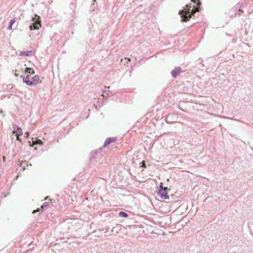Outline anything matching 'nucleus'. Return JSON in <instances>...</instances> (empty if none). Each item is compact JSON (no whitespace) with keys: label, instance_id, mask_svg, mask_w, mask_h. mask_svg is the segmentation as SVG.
Instances as JSON below:
<instances>
[{"label":"nucleus","instance_id":"cd10ccee","mask_svg":"<svg viewBox=\"0 0 253 253\" xmlns=\"http://www.w3.org/2000/svg\"><path fill=\"white\" fill-rule=\"evenodd\" d=\"M15 76H18V74H17L16 73L15 74Z\"/></svg>","mask_w":253,"mask_h":253},{"label":"nucleus","instance_id":"c85d7f7f","mask_svg":"<svg viewBox=\"0 0 253 253\" xmlns=\"http://www.w3.org/2000/svg\"><path fill=\"white\" fill-rule=\"evenodd\" d=\"M47 198H48V197H46V198L45 199L46 200Z\"/></svg>","mask_w":253,"mask_h":253},{"label":"nucleus","instance_id":"4be33fe9","mask_svg":"<svg viewBox=\"0 0 253 253\" xmlns=\"http://www.w3.org/2000/svg\"><path fill=\"white\" fill-rule=\"evenodd\" d=\"M25 135H26L25 137L27 138V137H28L29 136L30 134H29V133L28 132H26L25 133Z\"/></svg>","mask_w":253,"mask_h":253},{"label":"nucleus","instance_id":"a878e982","mask_svg":"<svg viewBox=\"0 0 253 253\" xmlns=\"http://www.w3.org/2000/svg\"><path fill=\"white\" fill-rule=\"evenodd\" d=\"M19 166L20 167H22V163H20V164H19Z\"/></svg>","mask_w":253,"mask_h":253},{"label":"nucleus","instance_id":"f3484780","mask_svg":"<svg viewBox=\"0 0 253 253\" xmlns=\"http://www.w3.org/2000/svg\"><path fill=\"white\" fill-rule=\"evenodd\" d=\"M203 61L202 59L199 58V59L197 61V65L198 64H200L201 65H200V67H204V64L203 63Z\"/></svg>","mask_w":253,"mask_h":253},{"label":"nucleus","instance_id":"aec40b11","mask_svg":"<svg viewBox=\"0 0 253 253\" xmlns=\"http://www.w3.org/2000/svg\"><path fill=\"white\" fill-rule=\"evenodd\" d=\"M171 116L170 115H169L167 116L166 119V121L167 123H169V119L170 118V117Z\"/></svg>","mask_w":253,"mask_h":253},{"label":"nucleus","instance_id":"6e6552de","mask_svg":"<svg viewBox=\"0 0 253 253\" xmlns=\"http://www.w3.org/2000/svg\"><path fill=\"white\" fill-rule=\"evenodd\" d=\"M182 72L181 69L180 67H175L174 69H173L171 71V76L174 78H176L178 75Z\"/></svg>","mask_w":253,"mask_h":253},{"label":"nucleus","instance_id":"5701e85b","mask_svg":"<svg viewBox=\"0 0 253 253\" xmlns=\"http://www.w3.org/2000/svg\"><path fill=\"white\" fill-rule=\"evenodd\" d=\"M16 139L19 141H21V139L20 138V136H16Z\"/></svg>","mask_w":253,"mask_h":253},{"label":"nucleus","instance_id":"bb28decb","mask_svg":"<svg viewBox=\"0 0 253 253\" xmlns=\"http://www.w3.org/2000/svg\"><path fill=\"white\" fill-rule=\"evenodd\" d=\"M10 86H11V85H10V84H9V85H8V87L10 88Z\"/></svg>","mask_w":253,"mask_h":253},{"label":"nucleus","instance_id":"f257e3e1","mask_svg":"<svg viewBox=\"0 0 253 253\" xmlns=\"http://www.w3.org/2000/svg\"><path fill=\"white\" fill-rule=\"evenodd\" d=\"M191 1L196 4V5H193V8L192 10L191 9V5L190 4V5L186 4L184 9L179 11L178 13L181 16V21L182 22L189 21L192 15L194 16L196 12L200 10V6L202 3L200 0H191Z\"/></svg>","mask_w":253,"mask_h":253},{"label":"nucleus","instance_id":"423d86ee","mask_svg":"<svg viewBox=\"0 0 253 253\" xmlns=\"http://www.w3.org/2000/svg\"><path fill=\"white\" fill-rule=\"evenodd\" d=\"M14 130L12 131L13 134H15L16 136L22 135L23 132L20 127L17 125L13 126Z\"/></svg>","mask_w":253,"mask_h":253},{"label":"nucleus","instance_id":"dca6fc26","mask_svg":"<svg viewBox=\"0 0 253 253\" xmlns=\"http://www.w3.org/2000/svg\"><path fill=\"white\" fill-rule=\"evenodd\" d=\"M50 203L48 202H44L41 207L42 209L43 210L44 208H48L49 206Z\"/></svg>","mask_w":253,"mask_h":253},{"label":"nucleus","instance_id":"0eeeda50","mask_svg":"<svg viewBox=\"0 0 253 253\" xmlns=\"http://www.w3.org/2000/svg\"><path fill=\"white\" fill-rule=\"evenodd\" d=\"M117 140V137H108L106 139L103 146L104 147H106V146L111 144L112 142H115Z\"/></svg>","mask_w":253,"mask_h":253},{"label":"nucleus","instance_id":"20e7f679","mask_svg":"<svg viewBox=\"0 0 253 253\" xmlns=\"http://www.w3.org/2000/svg\"><path fill=\"white\" fill-rule=\"evenodd\" d=\"M163 183H161V184L159 186V189L158 191L157 194L162 199H168L169 198V196L168 194V187H163L162 185Z\"/></svg>","mask_w":253,"mask_h":253},{"label":"nucleus","instance_id":"f8f14e48","mask_svg":"<svg viewBox=\"0 0 253 253\" xmlns=\"http://www.w3.org/2000/svg\"><path fill=\"white\" fill-rule=\"evenodd\" d=\"M32 55L33 52L32 50L21 51L19 53V55L22 56H31Z\"/></svg>","mask_w":253,"mask_h":253},{"label":"nucleus","instance_id":"1a4fd4ad","mask_svg":"<svg viewBox=\"0 0 253 253\" xmlns=\"http://www.w3.org/2000/svg\"><path fill=\"white\" fill-rule=\"evenodd\" d=\"M28 143L31 147H33L34 145H42L43 142L40 139L34 140L33 138H32V141H29Z\"/></svg>","mask_w":253,"mask_h":253},{"label":"nucleus","instance_id":"ddd939ff","mask_svg":"<svg viewBox=\"0 0 253 253\" xmlns=\"http://www.w3.org/2000/svg\"><path fill=\"white\" fill-rule=\"evenodd\" d=\"M35 74V71L33 68H31L29 67L26 68L25 70V74L27 75H34Z\"/></svg>","mask_w":253,"mask_h":253},{"label":"nucleus","instance_id":"7ed1b4c3","mask_svg":"<svg viewBox=\"0 0 253 253\" xmlns=\"http://www.w3.org/2000/svg\"><path fill=\"white\" fill-rule=\"evenodd\" d=\"M31 21L32 23L29 27L30 30H39L41 27V18L37 14H35V16L32 18Z\"/></svg>","mask_w":253,"mask_h":253},{"label":"nucleus","instance_id":"4468645a","mask_svg":"<svg viewBox=\"0 0 253 253\" xmlns=\"http://www.w3.org/2000/svg\"><path fill=\"white\" fill-rule=\"evenodd\" d=\"M16 20V18H13L12 19H11L9 23V25L8 26L7 29L11 30L12 29V26L13 24L15 22Z\"/></svg>","mask_w":253,"mask_h":253},{"label":"nucleus","instance_id":"39448f33","mask_svg":"<svg viewBox=\"0 0 253 253\" xmlns=\"http://www.w3.org/2000/svg\"><path fill=\"white\" fill-rule=\"evenodd\" d=\"M40 77L38 75H35L31 78L30 82H28L30 86H35L39 83Z\"/></svg>","mask_w":253,"mask_h":253},{"label":"nucleus","instance_id":"b1692460","mask_svg":"<svg viewBox=\"0 0 253 253\" xmlns=\"http://www.w3.org/2000/svg\"><path fill=\"white\" fill-rule=\"evenodd\" d=\"M109 229H110V227H106V231H108L109 230Z\"/></svg>","mask_w":253,"mask_h":253},{"label":"nucleus","instance_id":"9b49d317","mask_svg":"<svg viewBox=\"0 0 253 253\" xmlns=\"http://www.w3.org/2000/svg\"><path fill=\"white\" fill-rule=\"evenodd\" d=\"M121 225H117L112 228L111 232L113 234H116L121 230Z\"/></svg>","mask_w":253,"mask_h":253},{"label":"nucleus","instance_id":"9d476101","mask_svg":"<svg viewBox=\"0 0 253 253\" xmlns=\"http://www.w3.org/2000/svg\"><path fill=\"white\" fill-rule=\"evenodd\" d=\"M20 77L22 78L24 83H25L27 85L30 86L29 84L28 83V82H30V78L29 74L26 75V76L21 75Z\"/></svg>","mask_w":253,"mask_h":253},{"label":"nucleus","instance_id":"412c9836","mask_svg":"<svg viewBox=\"0 0 253 253\" xmlns=\"http://www.w3.org/2000/svg\"><path fill=\"white\" fill-rule=\"evenodd\" d=\"M40 211V209H38L37 210H34L33 211V213H35L37 212H39Z\"/></svg>","mask_w":253,"mask_h":253},{"label":"nucleus","instance_id":"393cba45","mask_svg":"<svg viewBox=\"0 0 253 253\" xmlns=\"http://www.w3.org/2000/svg\"><path fill=\"white\" fill-rule=\"evenodd\" d=\"M5 158H5V156H3V160L4 161H5Z\"/></svg>","mask_w":253,"mask_h":253},{"label":"nucleus","instance_id":"a211bd4d","mask_svg":"<svg viewBox=\"0 0 253 253\" xmlns=\"http://www.w3.org/2000/svg\"><path fill=\"white\" fill-rule=\"evenodd\" d=\"M105 89H103L102 90V91L103 92V93H109V92H110V90H108V89H107V87H104ZM102 96H103V97H105V95H104V94H103Z\"/></svg>","mask_w":253,"mask_h":253},{"label":"nucleus","instance_id":"6ab92c4d","mask_svg":"<svg viewBox=\"0 0 253 253\" xmlns=\"http://www.w3.org/2000/svg\"><path fill=\"white\" fill-rule=\"evenodd\" d=\"M140 165H141V167H143L144 168H146V163H145V161H142L141 162V163H140Z\"/></svg>","mask_w":253,"mask_h":253},{"label":"nucleus","instance_id":"f03ea898","mask_svg":"<svg viewBox=\"0 0 253 253\" xmlns=\"http://www.w3.org/2000/svg\"><path fill=\"white\" fill-rule=\"evenodd\" d=\"M103 161L102 155L100 152L92 151L90 153V164L96 165L98 163V166L102 163Z\"/></svg>","mask_w":253,"mask_h":253},{"label":"nucleus","instance_id":"2eb2a0df","mask_svg":"<svg viewBox=\"0 0 253 253\" xmlns=\"http://www.w3.org/2000/svg\"><path fill=\"white\" fill-rule=\"evenodd\" d=\"M119 215L120 217H126V218L128 216L127 213H126V212L123 211H121L119 212Z\"/></svg>","mask_w":253,"mask_h":253}]
</instances>
